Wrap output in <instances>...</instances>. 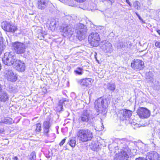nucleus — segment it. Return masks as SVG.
<instances>
[{"label": "nucleus", "instance_id": "1", "mask_svg": "<svg viewBox=\"0 0 160 160\" xmlns=\"http://www.w3.org/2000/svg\"><path fill=\"white\" fill-rule=\"evenodd\" d=\"M78 140L82 142L90 141L93 138L92 132L89 129H81L78 130L76 133Z\"/></svg>", "mask_w": 160, "mask_h": 160}, {"label": "nucleus", "instance_id": "2", "mask_svg": "<svg viewBox=\"0 0 160 160\" xmlns=\"http://www.w3.org/2000/svg\"><path fill=\"white\" fill-rule=\"evenodd\" d=\"M77 36L80 40L83 39L87 32V29L86 26L82 23H78L75 26Z\"/></svg>", "mask_w": 160, "mask_h": 160}, {"label": "nucleus", "instance_id": "3", "mask_svg": "<svg viewBox=\"0 0 160 160\" xmlns=\"http://www.w3.org/2000/svg\"><path fill=\"white\" fill-rule=\"evenodd\" d=\"M100 39L99 34L96 32L91 33L88 37L89 43L93 47H97L100 45L99 42Z\"/></svg>", "mask_w": 160, "mask_h": 160}, {"label": "nucleus", "instance_id": "4", "mask_svg": "<svg viewBox=\"0 0 160 160\" xmlns=\"http://www.w3.org/2000/svg\"><path fill=\"white\" fill-rule=\"evenodd\" d=\"M95 108L98 111H104L105 110L108 106V104L107 100L103 99L102 98H99L95 102Z\"/></svg>", "mask_w": 160, "mask_h": 160}, {"label": "nucleus", "instance_id": "5", "mask_svg": "<svg viewBox=\"0 0 160 160\" xmlns=\"http://www.w3.org/2000/svg\"><path fill=\"white\" fill-rule=\"evenodd\" d=\"M15 57L12 55L11 52L5 53L4 54V57L2 58L3 63L5 65L8 66H11L15 64Z\"/></svg>", "mask_w": 160, "mask_h": 160}, {"label": "nucleus", "instance_id": "6", "mask_svg": "<svg viewBox=\"0 0 160 160\" xmlns=\"http://www.w3.org/2000/svg\"><path fill=\"white\" fill-rule=\"evenodd\" d=\"M100 48L105 52L111 53L113 50L112 45L108 41L103 40L100 44Z\"/></svg>", "mask_w": 160, "mask_h": 160}, {"label": "nucleus", "instance_id": "7", "mask_svg": "<svg viewBox=\"0 0 160 160\" xmlns=\"http://www.w3.org/2000/svg\"><path fill=\"white\" fill-rule=\"evenodd\" d=\"M13 47L16 52L18 54H22L26 52V47L22 43L16 42L13 44Z\"/></svg>", "mask_w": 160, "mask_h": 160}, {"label": "nucleus", "instance_id": "8", "mask_svg": "<svg viewBox=\"0 0 160 160\" xmlns=\"http://www.w3.org/2000/svg\"><path fill=\"white\" fill-rule=\"evenodd\" d=\"M50 127L51 125L49 121H44L43 125V134L47 137H52L54 138H55V133H52L50 134H49V133L51 132Z\"/></svg>", "mask_w": 160, "mask_h": 160}, {"label": "nucleus", "instance_id": "9", "mask_svg": "<svg viewBox=\"0 0 160 160\" xmlns=\"http://www.w3.org/2000/svg\"><path fill=\"white\" fill-rule=\"evenodd\" d=\"M117 144L120 148V151L125 150L128 152H130V150L128 146V142L126 138L118 139L117 140Z\"/></svg>", "mask_w": 160, "mask_h": 160}, {"label": "nucleus", "instance_id": "10", "mask_svg": "<svg viewBox=\"0 0 160 160\" xmlns=\"http://www.w3.org/2000/svg\"><path fill=\"white\" fill-rule=\"evenodd\" d=\"M92 115L90 114L88 110H84L78 119V121L80 122H88L91 118Z\"/></svg>", "mask_w": 160, "mask_h": 160}, {"label": "nucleus", "instance_id": "11", "mask_svg": "<svg viewBox=\"0 0 160 160\" xmlns=\"http://www.w3.org/2000/svg\"><path fill=\"white\" fill-rule=\"evenodd\" d=\"M52 5L49 0H38L37 7L38 9L42 10L48 6H51Z\"/></svg>", "mask_w": 160, "mask_h": 160}, {"label": "nucleus", "instance_id": "12", "mask_svg": "<svg viewBox=\"0 0 160 160\" xmlns=\"http://www.w3.org/2000/svg\"><path fill=\"white\" fill-rule=\"evenodd\" d=\"M132 67L136 70H140L144 68V63L141 60H134L133 62L131 64Z\"/></svg>", "mask_w": 160, "mask_h": 160}, {"label": "nucleus", "instance_id": "13", "mask_svg": "<svg viewBox=\"0 0 160 160\" xmlns=\"http://www.w3.org/2000/svg\"><path fill=\"white\" fill-rule=\"evenodd\" d=\"M137 113L140 118H146L150 115V111L146 108H141L138 109Z\"/></svg>", "mask_w": 160, "mask_h": 160}, {"label": "nucleus", "instance_id": "14", "mask_svg": "<svg viewBox=\"0 0 160 160\" xmlns=\"http://www.w3.org/2000/svg\"><path fill=\"white\" fill-rule=\"evenodd\" d=\"M2 27L4 30L8 32H14L17 29V28L15 26L11 25L7 22L2 23Z\"/></svg>", "mask_w": 160, "mask_h": 160}, {"label": "nucleus", "instance_id": "15", "mask_svg": "<svg viewBox=\"0 0 160 160\" xmlns=\"http://www.w3.org/2000/svg\"><path fill=\"white\" fill-rule=\"evenodd\" d=\"M14 66L18 71L22 72L25 70L26 66L25 63L19 60L16 59Z\"/></svg>", "mask_w": 160, "mask_h": 160}, {"label": "nucleus", "instance_id": "16", "mask_svg": "<svg viewBox=\"0 0 160 160\" xmlns=\"http://www.w3.org/2000/svg\"><path fill=\"white\" fill-rule=\"evenodd\" d=\"M93 80L90 78H85L80 80L78 82L80 85L85 87H90Z\"/></svg>", "mask_w": 160, "mask_h": 160}, {"label": "nucleus", "instance_id": "17", "mask_svg": "<svg viewBox=\"0 0 160 160\" xmlns=\"http://www.w3.org/2000/svg\"><path fill=\"white\" fill-rule=\"evenodd\" d=\"M147 160H160V155L155 151H151L148 153L146 157Z\"/></svg>", "mask_w": 160, "mask_h": 160}, {"label": "nucleus", "instance_id": "18", "mask_svg": "<svg viewBox=\"0 0 160 160\" xmlns=\"http://www.w3.org/2000/svg\"><path fill=\"white\" fill-rule=\"evenodd\" d=\"M74 31V29L70 25L64 27L62 30L63 35L64 37L72 35Z\"/></svg>", "mask_w": 160, "mask_h": 160}, {"label": "nucleus", "instance_id": "19", "mask_svg": "<svg viewBox=\"0 0 160 160\" xmlns=\"http://www.w3.org/2000/svg\"><path fill=\"white\" fill-rule=\"evenodd\" d=\"M6 75L8 80L9 81L15 82L17 80V77L16 75L13 73L12 70H8Z\"/></svg>", "mask_w": 160, "mask_h": 160}, {"label": "nucleus", "instance_id": "20", "mask_svg": "<svg viewBox=\"0 0 160 160\" xmlns=\"http://www.w3.org/2000/svg\"><path fill=\"white\" fill-rule=\"evenodd\" d=\"M129 152L125 150L118 151V158L119 160H127L129 157L128 154Z\"/></svg>", "mask_w": 160, "mask_h": 160}, {"label": "nucleus", "instance_id": "21", "mask_svg": "<svg viewBox=\"0 0 160 160\" xmlns=\"http://www.w3.org/2000/svg\"><path fill=\"white\" fill-rule=\"evenodd\" d=\"M8 99V95L4 91L2 90L0 85V101L5 102Z\"/></svg>", "mask_w": 160, "mask_h": 160}, {"label": "nucleus", "instance_id": "22", "mask_svg": "<svg viewBox=\"0 0 160 160\" xmlns=\"http://www.w3.org/2000/svg\"><path fill=\"white\" fill-rule=\"evenodd\" d=\"M101 145L98 142H92L91 148L94 151H97L101 148Z\"/></svg>", "mask_w": 160, "mask_h": 160}, {"label": "nucleus", "instance_id": "23", "mask_svg": "<svg viewBox=\"0 0 160 160\" xmlns=\"http://www.w3.org/2000/svg\"><path fill=\"white\" fill-rule=\"evenodd\" d=\"M12 120L10 118H6L4 119H2L1 121V123H2L5 124H11L12 123Z\"/></svg>", "mask_w": 160, "mask_h": 160}, {"label": "nucleus", "instance_id": "24", "mask_svg": "<svg viewBox=\"0 0 160 160\" xmlns=\"http://www.w3.org/2000/svg\"><path fill=\"white\" fill-rule=\"evenodd\" d=\"M124 110L125 115L124 116L125 120L129 118L132 115V111L127 109Z\"/></svg>", "mask_w": 160, "mask_h": 160}, {"label": "nucleus", "instance_id": "25", "mask_svg": "<svg viewBox=\"0 0 160 160\" xmlns=\"http://www.w3.org/2000/svg\"><path fill=\"white\" fill-rule=\"evenodd\" d=\"M107 88L108 90L113 92L116 89V86L113 83H108L107 84Z\"/></svg>", "mask_w": 160, "mask_h": 160}, {"label": "nucleus", "instance_id": "26", "mask_svg": "<svg viewBox=\"0 0 160 160\" xmlns=\"http://www.w3.org/2000/svg\"><path fill=\"white\" fill-rule=\"evenodd\" d=\"M124 110H120L117 114L118 117L121 120H125L124 118Z\"/></svg>", "mask_w": 160, "mask_h": 160}, {"label": "nucleus", "instance_id": "27", "mask_svg": "<svg viewBox=\"0 0 160 160\" xmlns=\"http://www.w3.org/2000/svg\"><path fill=\"white\" fill-rule=\"evenodd\" d=\"M153 76L152 72H149L146 73V78L150 81H152L153 79Z\"/></svg>", "mask_w": 160, "mask_h": 160}, {"label": "nucleus", "instance_id": "28", "mask_svg": "<svg viewBox=\"0 0 160 160\" xmlns=\"http://www.w3.org/2000/svg\"><path fill=\"white\" fill-rule=\"evenodd\" d=\"M69 144L72 147H74L76 145V140L75 138H72L69 140Z\"/></svg>", "mask_w": 160, "mask_h": 160}, {"label": "nucleus", "instance_id": "29", "mask_svg": "<svg viewBox=\"0 0 160 160\" xmlns=\"http://www.w3.org/2000/svg\"><path fill=\"white\" fill-rule=\"evenodd\" d=\"M134 7L137 10H139L140 9L141 5L140 3L137 1H135L133 3Z\"/></svg>", "mask_w": 160, "mask_h": 160}, {"label": "nucleus", "instance_id": "30", "mask_svg": "<svg viewBox=\"0 0 160 160\" xmlns=\"http://www.w3.org/2000/svg\"><path fill=\"white\" fill-rule=\"evenodd\" d=\"M119 44L121 48H123L127 46V42L126 40L124 39L122 40L121 42H120Z\"/></svg>", "mask_w": 160, "mask_h": 160}, {"label": "nucleus", "instance_id": "31", "mask_svg": "<svg viewBox=\"0 0 160 160\" xmlns=\"http://www.w3.org/2000/svg\"><path fill=\"white\" fill-rule=\"evenodd\" d=\"M65 101L62 100H60L58 105V110L59 111L62 110L63 108L62 103L64 104Z\"/></svg>", "mask_w": 160, "mask_h": 160}, {"label": "nucleus", "instance_id": "32", "mask_svg": "<svg viewBox=\"0 0 160 160\" xmlns=\"http://www.w3.org/2000/svg\"><path fill=\"white\" fill-rule=\"evenodd\" d=\"M4 47L5 46L3 45V43L2 39L1 38H0V55L2 53Z\"/></svg>", "mask_w": 160, "mask_h": 160}, {"label": "nucleus", "instance_id": "33", "mask_svg": "<svg viewBox=\"0 0 160 160\" xmlns=\"http://www.w3.org/2000/svg\"><path fill=\"white\" fill-rule=\"evenodd\" d=\"M82 69L79 67H78L74 72L75 73L78 75H81L82 74Z\"/></svg>", "mask_w": 160, "mask_h": 160}, {"label": "nucleus", "instance_id": "34", "mask_svg": "<svg viewBox=\"0 0 160 160\" xmlns=\"http://www.w3.org/2000/svg\"><path fill=\"white\" fill-rule=\"evenodd\" d=\"M36 128L35 129L36 132H39L41 130V124L39 123L36 124Z\"/></svg>", "mask_w": 160, "mask_h": 160}, {"label": "nucleus", "instance_id": "35", "mask_svg": "<svg viewBox=\"0 0 160 160\" xmlns=\"http://www.w3.org/2000/svg\"><path fill=\"white\" fill-rule=\"evenodd\" d=\"M29 158L30 160H35L36 159V154L34 152H32L30 155Z\"/></svg>", "mask_w": 160, "mask_h": 160}, {"label": "nucleus", "instance_id": "36", "mask_svg": "<svg viewBox=\"0 0 160 160\" xmlns=\"http://www.w3.org/2000/svg\"><path fill=\"white\" fill-rule=\"evenodd\" d=\"M153 88L154 89L158 90L160 89V83L157 82L154 84Z\"/></svg>", "mask_w": 160, "mask_h": 160}, {"label": "nucleus", "instance_id": "37", "mask_svg": "<svg viewBox=\"0 0 160 160\" xmlns=\"http://www.w3.org/2000/svg\"><path fill=\"white\" fill-rule=\"evenodd\" d=\"M102 2H107L109 5H111L114 2V0H102Z\"/></svg>", "mask_w": 160, "mask_h": 160}, {"label": "nucleus", "instance_id": "38", "mask_svg": "<svg viewBox=\"0 0 160 160\" xmlns=\"http://www.w3.org/2000/svg\"><path fill=\"white\" fill-rule=\"evenodd\" d=\"M50 27H52L54 28L56 27V22L54 21H52L50 23Z\"/></svg>", "mask_w": 160, "mask_h": 160}, {"label": "nucleus", "instance_id": "39", "mask_svg": "<svg viewBox=\"0 0 160 160\" xmlns=\"http://www.w3.org/2000/svg\"><path fill=\"white\" fill-rule=\"evenodd\" d=\"M66 139L64 138L63 139L61 142L59 143V145L60 146H62L63 145L65 142Z\"/></svg>", "mask_w": 160, "mask_h": 160}, {"label": "nucleus", "instance_id": "40", "mask_svg": "<svg viewBox=\"0 0 160 160\" xmlns=\"http://www.w3.org/2000/svg\"><path fill=\"white\" fill-rule=\"evenodd\" d=\"M116 143L115 142H112L111 144H109L108 145V148L109 149H110V148H112V146H114Z\"/></svg>", "mask_w": 160, "mask_h": 160}, {"label": "nucleus", "instance_id": "41", "mask_svg": "<svg viewBox=\"0 0 160 160\" xmlns=\"http://www.w3.org/2000/svg\"><path fill=\"white\" fill-rule=\"evenodd\" d=\"M155 45L156 46L160 48V42H156L155 43Z\"/></svg>", "mask_w": 160, "mask_h": 160}, {"label": "nucleus", "instance_id": "42", "mask_svg": "<svg viewBox=\"0 0 160 160\" xmlns=\"http://www.w3.org/2000/svg\"><path fill=\"white\" fill-rule=\"evenodd\" d=\"M119 149L120 150V148H119V145L118 146H115L114 148V151L115 152H116V150Z\"/></svg>", "mask_w": 160, "mask_h": 160}, {"label": "nucleus", "instance_id": "43", "mask_svg": "<svg viewBox=\"0 0 160 160\" xmlns=\"http://www.w3.org/2000/svg\"><path fill=\"white\" fill-rule=\"evenodd\" d=\"M135 160H147V158L145 159L143 157H139L137 158Z\"/></svg>", "mask_w": 160, "mask_h": 160}, {"label": "nucleus", "instance_id": "44", "mask_svg": "<svg viewBox=\"0 0 160 160\" xmlns=\"http://www.w3.org/2000/svg\"><path fill=\"white\" fill-rule=\"evenodd\" d=\"M139 19L140 20L141 22L142 23H145V21H143V19L141 18V17L139 16V17H138Z\"/></svg>", "mask_w": 160, "mask_h": 160}, {"label": "nucleus", "instance_id": "45", "mask_svg": "<svg viewBox=\"0 0 160 160\" xmlns=\"http://www.w3.org/2000/svg\"><path fill=\"white\" fill-rule=\"evenodd\" d=\"M126 2L131 7L132 6V4L129 0H126Z\"/></svg>", "mask_w": 160, "mask_h": 160}, {"label": "nucleus", "instance_id": "46", "mask_svg": "<svg viewBox=\"0 0 160 160\" xmlns=\"http://www.w3.org/2000/svg\"><path fill=\"white\" fill-rule=\"evenodd\" d=\"M13 159V160H18V157L16 156H15V157H14L13 158H12Z\"/></svg>", "mask_w": 160, "mask_h": 160}, {"label": "nucleus", "instance_id": "47", "mask_svg": "<svg viewBox=\"0 0 160 160\" xmlns=\"http://www.w3.org/2000/svg\"><path fill=\"white\" fill-rule=\"evenodd\" d=\"M4 132L3 129H0V134Z\"/></svg>", "mask_w": 160, "mask_h": 160}, {"label": "nucleus", "instance_id": "48", "mask_svg": "<svg viewBox=\"0 0 160 160\" xmlns=\"http://www.w3.org/2000/svg\"><path fill=\"white\" fill-rule=\"evenodd\" d=\"M157 32L158 33L159 35H160V30H157Z\"/></svg>", "mask_w": 160, "mask_h": 160}, {"label": "nucleus", "instance_id": "49", "mask_svg": "<svg viewBox=\"0 0 160 160\" xmlns=\"http://www.w3.org/2000/svg\"><path fill=\"white\" fill-rule=\"evenodd\" d=\"M135 14H136V15L138 17H139L140 15L136 12H135Z\"/></svg>", "mask_w": 160, "mask_h": 160}, {"label": "nucleus", "instance_id": "50", "mask_svg": "<svg viewBox=\"0 0 160 160\" xmlns=\"http://www.w3.org/2000/svg\"><path fill=\"white\" fill-rule=\"evenodd\" d=\"M152 0H148V1H151Z\"/></svg>", "mask_w": 160, "mask_h": 160}, {"label": "nucleus", "instance_id": "51", "mask_svg": "<svg viewBox=\"0 0 160 160\" xmlns=\"http://www.w3.org/2000/svg\"><path fill=\"white\" fill-rule=\"evenodd\" d=\"M66 112V113H68V112Z\"/></svg>", "mask_w": 160, "mask_h": 160}]
</instances>
